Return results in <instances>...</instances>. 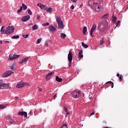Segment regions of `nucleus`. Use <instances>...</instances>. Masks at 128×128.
<instances>
[{
  "mask_svg": "<svg viewBox=\"0 0 128 128\" xmlns=\"http://www.w3.org/2000/svg\"><path fill=\"white\" fill-rule=\"evenodd\" d=\"M56 20L58 24V28L60 30H64V22L60 16H56Z\"/></svg>",
  "mask_w": 128,
  "mask_h": 128,
  "instance_id": "f257e3e1",
  "label": "nucleus"
},
{
  "mask_svg": "<svg viewBox=\"0 0 128 128\" xmlns=\"http://www.w3.org/2000/svg\"><path fill=\"white\" fill-rule=\"evenodd\" d=\"M106 18H108V14H105L102 18L101 20H101L98 23V28H102V26H104V24L106 22Z\"/></svg>",
  "mask_w": 128,
  "mask_h": 128,
  "instance_id": "f03ea898",
  "label": "nucleus"
},
{
  "mask_svg": "<svg viewBox=\"0 0 128 128\" xmlns=\"http://www.w3.org/2000/svg\"><path fill=\"white\" fill-rule=\"evenodd\" d=\"M14 26H9L4 30V34L10 36V34H12L14 32Z\"/></svg>",
  "mask_w": 128,
  "mask_h": 128,
  "instance_id": "7ed1b4c3",
  "label": "nucleus"
},
{
  "mask_svg": "<svg viewBox=\"0 0 128 128\" xmlns=\"http://www.w3.org/2000/svg\"><path fill=\"white\" fill-rule=\"evenodd\" d=\"M2 80H0V88L2 90H6V88H10L9 84H2Z\"/></svg>",
  "mask_w": 128,
  "mask_h": 128,
  "instance_id": "20e7f679",
  "label": "nucleus"
},
{
  "mask_svg": "<svg viewBox=\"0 0 128 128\" xmlns=\"http://www.w3.org/2000/svg\"><path fill=\"white\" fill-rule=\"evenodd\" d=\"M28 83L24 82H19L16 84L17 88H24L26 86H28Z\"/></svg>",
  "mask_w": 128,
  "mask_h": 128,
  "instance_id": "39448f33",
  "label": "nucleus"
},
{
  "mask_svg": "<svg viewBox=\"0 0 128 128\" xmlns=\"http://www.w3.org/2000/svg\"><path fill=\"white\" fill-rule=\"evenodd\" d=\"M80 92H73L71 94L72 96L74 98H80Z\"/></svg>",
  "mask_w": 128,
  "mask_h": 128,
  "instance_id": "423d86ee",
  "label": "nucleus"
},
{
  "mask_svg": "<svg viewBox=\"0 0 128 128\" xmlns=\"http://www.w3.org/2000/svg\"><path fill=\"white\" fill-rule=\"evenodd\" d=\"M72 56H74V54L72 52L70 51L68 54V60L70 62V64H72Z\"/></svg>",
  "mask_w": 128,
  "mask_h": 128,
  "instance_id": "0eeeda50",
  "label": "nucleus"
},
{
  "mask_svg": "<svg viewBox=\"0 0 128 128\" xmlns=\"http://www.w3.org/2000/svg\"><path fill=\"white\" fill-rule=\"evenodd\" d=\"M96 30V24H93L90 31V34L91 36H92V33L94 30Z\"/></svg>",
  "mask_w": 128,
  "mask_h": 128,
  "instance_id": "6e6552de",
  "label": "nucleus"
},
{
  "mask_svg": "<svg viewBox=\"0 0 128 128\" xmlns=\"http://www.w3.org/2000/svg\"><path fill=\"white\" fill-rule=\"evenodd\" d=\"M37 6H39L41 10H48V7L42 4H38Z\"/></svg>",
  "mask_w": 128,
  "mask_h": 128,
  "instance_id": "1a4fd4ad",
  "label": "nucleus"
},
{
  "mask_svg": "<svg viewBox=\"0 0 128 128\" xmlns=\"http://www.w3.org/2000/svg\"><path fill=\"white\" fill-rule=\"evenodd\" d=\"M20 56V55H16L14 54L12 56V55L9 56V60H16V58H18Z\"/></svg>",
  "mask_w": 128,
  "mask_h": 128,
  "instance_id": "9d476101",
  "label": "nucleus"
},
{
  "mask_svg": "<svg viewBox=\"0 0 128 128\" xmlns=\"http://www.w3.org/2000/svg\"><path fill=\"white\" fill-rule=\"evenodd\" d=\"M11 74H14V72L12 70H8L4 72L3 76L4 78H7V76H10Z\"/></svg>",
  "mask_w": 128,
  "mask_h": 128,
  "instance_id": "9b49d317",
  "label": "nucleus"
},
{
  "mask_svg": "<svg viewBox=\"0 0 128 128\" xmlns=\"http://www.w3.org/2000/svg\"><path fill=\"white\" fill-rule=\"evenodd\" d=\"M54 74V72H50V73H48L46 76V80H50V78H52V74Z\"/></svg>",
  "mask_w": 128,
  "mask_h": 128,
  "instance_id": "f8f14e48",
  "label": "nucleus"
},
{
  "mask_svg": "<svg viewBox=\"0 0 128 128\" xmlns=\"http://www.w3.org/2000/svg\"><path fill=\"white\" fill-rule=\"evenodd\" d=\"M30 18V15L26 16L22 18V22H28V20Z\"/></svg>",
  "mask_w": 128,
  "mask_h": 128,
  "instance_id": "ddd939ff",
  "label": "nucleus"
},
{
  "mask_svg": "<svg viewBox=\"0 0 128 128\" xmlns=\"http://www.w3.org/2000/svg\"><path fill=\"white\" fill-rule=\"evenodd\" d=\"M18 114L20 116H24V118H26V116H28V114L26 112H18Z\"/></svg>",
  "mask_w": 128,
  "mask_h": 128,
  "instance_id": "4468645a",
  "label": "nucleus"
},
{
  "mask_svg": "<svg viewBox=\"0 0 128 128\" xmlns=\"http://www.w3.org/2000/svg\"><path fill=\"white\" fill-rule=\"evenodd\" d=\"M56 28L53 26L50 25L49 26V30H50V32H56Z\"/></svg>",
  "mask_w": 128,
  "mask_h": 128,
  "instance_id": "2eb2a0df",
  "label": "nucleus"
},
{
  "mask_svg": "<svg viewBox=\"0 0 128 128\" xmlns=\"http://www.w3.org/2000/svg\"><path fill=\"white\" fill-rule=\"evenodd\" d=\"M30 57H26L22 59V60L20 62V64H24V62H26L28 61V58H30Z\"/></svg>",
  "mask_w": 128,
  "mask_h": 128,
  "instance_id": "dca6fc26",
  "label": "nucleus"
},
{
  "mask_svg": "<svg viewBox=\"0 0 128 128\" xmlns=\"http://www.w3.org/2000/svg\"><path fill=\"white\" fill-rule=\"evenodd\" d=\"M78 58H84V55H82V50H81L78 52Z\"/></svg>",
  "mask_w": 128,
  "mask_h": 128,
  "instance_id": "f3484780",
  "label": "nucleus"
},
{
  "mask_svg": "<svg viewBox=\"0 0 128 128\" xmlns=\"http://www.w3.org/2000/svg\"><path fill=\"white\" fill-rule=\"evenodd\" d=\"M38 28V24H35L32 27V30H36Z\"/></svg>",
  "mask_w": 128,
  "mask_h": 128,
  "instance_id": "a211bd4d",
  "label": "nucleus"
},
{
  "mask_svg": "<svg viewBox=\"0 0 128 128\" xmlns=\"http://www.w3.org/2000/svg\"><path fill=\"white\" fill-rule=\"evenodd\" d=\"M6 28V27H4V26H2V28H1V29H0V33L2 34H4V28Z\"/></svg>",
  "mask_w": 128,
  "mask_h": 128,
  "instance_id": "6ab92c4d",
  "label": "nucleus"
},
{
  "mask_svg": "<svg viewBox=\"0 0 128 128\" xmlns=\"http://www.w3.org/2000/svg\"><path fill=\"white\" fill-rule=\"evenodd\" d=\"M56 82H62V78H60V77L58 76H56Z\"/></svg>",
  "mask_w": 128,
  "mask_h": 128,
  "instance_id": "aec40b11",
  "label": "nucleus"
},
{
  "mask_svg": "<svg viewBox=\"0 0 128 128\" xmlns=\"http://www.w3.org/2000/svg\"><path fill=\"white\" fill-rule=\"evenodd\" d=\"M6 108V104H0V110H4Z\"/></svg>",
  "mask_w": 128,
  "mask_h": 128,
  "instance_id": "412c9836",
  "label": "nucleus"
},
{
  "mask_svg": "<svg viewBox=\"0 0 128 128\" xmlns=\"http://www.w3.org/2000/svg\"><path fill=\"white\" fill-rule=\"evenodd\" d=\"M112 21L114 22V24L116 22V17L115 16H112Z\"/></svg>",
  "mask_w": 128,
  "mask_h": 128,
  "instance_id": "4be33fe9",
  "label": "nucleus"
},
{
  "mask_svg": "<svg viewBox=\"0 0 128 128\" xmlns=\"http://www.w3.org/2000/svg\"><path fill=\"white\" fill-rule=\"evenodd\" d=\"M87 30H87L86 26H84L82 30L83 34H85Z\"/></svg>",
  "mask_w": 128,
  "mask_h": 128,
  "instance_id": "5701e85b",
  "label": "nucleus"
},
{
  "mask_svg": "<svg viewBox=\"0 0 128 128\" xmlns=\"http://www.w3.org/2000/svg\"><path fill=\"white\" fill-rule=\"evenodd\" d=\"M82 46L84 48H88V44H85L84 42H82Z\"/></svg>",
  "mask_w": 128,
  "mask_h": 128,
  "instance_id": "b1692460",
  "label": "nucleus"
},
{
  "mask_svg": "<svg viewBox=\"0 0 128 128\" xmlns=\"http://www.w3.org/2000/svg\"><path fill=\"white\" fill-rule=\"evenodd\" d=\"M22 8L24 10H26L28 8V6H26V4H22Z\"/></svg>",
  "mask_w": 128,
  "mask_h": 128,
  "instance_id": "393cba45",
  "label": "nucleus"
},
{
  "mask_svg": "<svg viewBox=\"0 0 128 128\" xmlns=\"http://www.w3.org/2000/svg\"><path fill=\"white\" fill-rule=\"evenodd\" d=\"M46 12H52V8H49L47 9Z\"/></svg>",
  "mask_w": 128,
  "mask_h": 128,
  "instance_id": "a878e982",
  "label": "nucleus"
},
{
  "mask_svg": "<svg viewBox=\"0 0 128 128\" xmlns=\"http://www.w3.org/2000/svg\"><path fill=\"white\" fill-rule=\"evenodd\" d=\"M8 121L11 124H12L14 122V120L10 118L8 119Z\"/></svg>",
  "mask_w": 128,
  "mask_h": 128,
  "instance_id": "bb28decb",
  "label": "nucleus"
},
{
  "mask_svg": "<svg viewBox=\"0 0 128 128\" xmlns=\"http://www.w3.org/2000/svg\"><path fill=\"white\" fill-rule=\"evenodd\" d=\"M100 40V44H104V38H102Z\"/></svg>",
  "mask_w": 128,
  "mask_h": 128,
  "instance_id": "cd10ccee",
  "label": "nucleus"
},
{
  "mask_svg": "<svg viewBox=\"0 0 128 128\" xmlns=\"http://www.w3.org/2000/svg\"><path fill=\"white\" fill-rule=\"evenodd\" d=\"M61 38H64L66 36V35L64 33L61 34Z\"/></svg>",
  "mask_w": 128,
  "mask_h": 128,
  "instance_id": "c85d7f7f",
  "label": "nucleus"
},
{
  "mask_svg": "<svg viewBox=\"0 0 128 128\" xmlns=\"http://www.w3.org/2000/svg\"><path fill=\"white\" fill-rule=\"evenodd\" d=\"M120 20H118L116 22V26L114 28V30H116V28L117 26H118V24H120Z\"/></svg>",
  "mask_w": 128,
  "mask_h": 128,
  "instance_id": "c756f323",
  "label": "nucleus"
},
{
  "mask_svg": "<svg viewBox=\"0 0 128 128\" xmlns=\"http://www.w3.org/2000/svg\"><path fill=\"white\" fill-rule=\"evenodd\" d=\"M28 14H30V16H32V12L30 9L28 10Z\"/></svg>",
  "mask_w": 128,
  "mask_h": 128,
  "instance_id": "7c9ffc66",
  "label": "nucleus"
},
{
  "mask_svg": "<svg viewBox=\"0 0 128 128\" xmlns=\"http://www.w3.org/2000/svg\"><path fill=\"white\" fill-rule=\"evenodd\" d=\"M49 25H50V23L48 22L42 24V26H49Z\"/></svg>",
  "mask_w": 128,
  "mask_h": 128,
  "instance_id": "2f4dec72",
  "label": "nucleus"
},
{
  "mask_svg": "<svg viewBox=\"0 0 128 128\" xmlns=\"http://www.w3.org/2000/svg\"><path fill=\"white\" fill-rule=\"evenodd\" d=\"M12 38H20L19 36H12Z\"/></svg>",
  "mask_w": 128,
  "mask_h": 128,
  "instance_id": "473e14b6",
  "label": "nucleus"
},
{
  "mask_svg": "<svg viewBox=\"0 0 128 128\" xmlns=\"http://www.w3.org/2000/svg\"><path fill=\"white\" fill-rule=\"evenodd\" d=\"M22 10V6H20V9L18 10V12H21Z\"/></svg>",
  "mask_w": 128,
  "mask_h": 128,
  "instance_id": "72a5a7b5",
  "label": "nucleus"
},
{
  "mask_svg": "<svg viewBox=\"0 0 128 128\" xmlns=\"http://www.w3.org/2000/svg\"><path fill=\"white\" fill-rule=\"evenodd\" d=\"M23 38H28V34H23Z\"/></svg>",
  "mask_w": 128,
  "mask_h": 128,
  "instance_id": "f704fd0d",
  "label": "nucleus"
},
{
  "mask_svg": "<svg viewBox=\"0 0 128 128\" xmlns=\"http://www.w3.org/2000/svg\"><path fill=\"white\" fill-rule=\"evenodd\" d=\"M42 42V38H38L37 40V44H38Z\"/></svg>",
  "mask_w": 128,
  "mask_h": 128,
  "instance_id": "c9c22d12",
  "label": "nucleus"
},
{
  "mask_svg": "<svg viewBox=\"0 0 128 128\" xmlns=\"http://www.w3.org/2000/svg\"><path fill=\"white\" fill-rule=\"evenodd\" d=\"M60 128H68V125L67 124H64Z\"/></svg>",
  "mask_w": 128,
  "mask_h": 128,
  "instance_id": "e433bc0d",
  "label": "nucleus"
},
{
  "mask_svg": "<svg viewBox=\"0 0 128 128\" xmlns=\"http://www.w3.org/2000/svg\"><path fill=\"white\" fill-rule=\"evenodd\" d=\"M71 2L76 4V2H78V0H71Z\"/></svg>",
  "mask_w": 128,
  "mask_h": 128,
  "instance_id": "4c0bfd02",
  "label": "nucleus"
},
{
  "mask_svg": "<svg viewBox=\"0 0 128 128\" xmlns=\"http://www.w3.org/2000/svg\"><path fill=\"white\" fill-rule=\"evenodd\" d=\"M40 20V16H37V20Z\"/></svg>",
  "mask_w": 128,
  "mask_h": 128,
  "instance_id": "58836bf2",
  "label": "nucleus"
},
{
  "mask_svg": "<svg viewBox=\"0 0 128 128\" xmlns=\"http://www.w3.org/2000/svg\"><path fill=\"white\" fill-rule=\"evenodd\" d=\"M70 8H71V10H74V5H72L70 7Z\"/></svg>",
  "mask_w": 128,
  "mask_h": 128,
  "instance_id": "ea45409f",
  "label": "nucleus"
},
{
  "mask_svg": "<svg viewBox=\"0 0 128 128\" xmlns=\"http://www.w3.org/2000/svg\"><path fill=\"white\" fill-rule=\"evenodd\" d=\"M91 0H94H94H88V4H90V2Z\"/></svg>",
  "mask_w": 128,
  "mask_h": 128,
  "instance_id": "a19ab883",
  "label": "nucleus"
},
{
  "mask_svg": "<svg viewBox=\"0 0 128 128\" xmlns=\"http://www.w3.org/2000/svg\"><path fill=\"white\" fill-rule=\"evenodd\" d=\"M4 44H10V41H4Z\"/></svg>",
  "mask_w": 128,
  "mask_h": 128,
  "instance_id": "79ce46f5",
  "label": "nucleus"
},
{
  "mask_svg": "<svg viewBox=\"0 0 128 128\" xmlns=\"http://www.w3.org/2000/svg\"><path fill=\"white\" fill-rule=\"evenodd\" d=\"M94 112H92L90 114V116H94Z\"/></svg>",
  "mask_w": 128,
  "mask_h": 128,
  "instance_id": "37998d69",
  "label": "nucleus"
},
{
  "mask_svg": "<svg viewBox=\"0 0 128 128\" xmlns=\"http://www.w3.org/2000/svg\"><path fill=\"white\" fill-rule=\"evenodd\" d=\"M38 90V92H42V88H39Z\"/></svg>",
  "mask_w": 128,
  "mask_h": 128,
  "instance_id": "c03bdc74",
  "label": "nucleus"
},
{
  "mask_svg": "<svg viewBox=\"0 0 128 128\" xmlns=\"http://www.w3.org/2000/svg\"><path fill=\"white\" fill-rule=\"evenodd\" d=\"M118 78L119 80H122V75H120V76Z\"/></svg>",
  "mask_w": 128,
  "mask_h": 128,
  "instance_id": "a18cd8bd",
  "label": "nucleus"
},
{
  "mask_svg": "<svg viewBox=\"0 0 128 128\" xmlns=\"http://www.w3.org/2000/svg\"><path fill=\"white\" fill-rule=\"evenodd\" d=\"M64 110H65L66 112H68V108H64Z\"/></svg>",
  "mask_w": 128,
  "mask_h": 128,
  "instance_id": "49530a36",
  "label": "nucleus"
},
{
  "mask_svg": "<svg viewBox=\"0 0 128 128\" xmlns=\"http://www.w3.org/2000/svg\"><path fill=\"white\" fill-rule=\"evenodd\" d=\"M92 4H98V3H96L94 2H93Z\"/></svg>",
  "mask_w": 128,
  "mask_h": 128,
  "instance_id": "de8ad7c7",
  "label": "nucleus"
},
{
  "mask_svg": "<svg viewBox=\"0 0 128 128\" xmlns=\"http://www.w3.org/2000/svg\"><path fill=\"white\" fill-rule=\"evenodd\" d=\"M116 76H118V78L120 76V74H117Z\"/></svg>",
  "mask_w": 128,
  "mask_h": 128,
  "instance_id": "09e8293b",
  "label": "nucleus"
},
{
  "mask_svg": "<svg viewBox=\"0 0 128 128\" xmlns=\"http://www.w3.org/2000/svg\"><path fill=\"white\" fill-rule=\"evenodd\" d=\"M111 82L112 83V88H114V82Z\"/></svg>",
  "mask_w": 128,
  "mask_h": 128,
  "instance_id": "8fccbe9b",
  "label": "nucleus"
},
{
  "mask_svg": "<svg viewBox=\"0 0 128 128\" xmlns=\"http://www.w3.org/2000/svg\"><path fill=\"white\" fill-rule=\"evenodd\" d=\"M2 44V40H0V44Z\"/></svg>",
  "mask_w": 128,
  "mask_h": 128,
  "instance_id": "3c124183",
  "label": "nucleus"
},
{
  "mask_svg": "<svg viewBox=\"0 0 128 128\" xmlns=\"http://www.w3.org/2000/svg\"><path fill=\"white\" fill-rule=\"evenodd\" d=\"M6 118L8 119V120L9 118H10V116H6Z\"/></svg>",
  "mask_w": 128,
  "mask_h": 128,
  "instance_id": "603ef678",
  "label": "nucleus"
},
{
  "mask_svg": "<svg viewBox=\"0 0 128 128\" xmlns=\"http://www.w3.org/2000/svg\"><path fill=\"white\" fill-rule=\"evenodd\" d=\"M68 114H70V112H67V113H66V115L68 116Z\"/></svg>",
  "mask_w": 128,
  "mask_h": 128,
  "instance_id": "864d4df0",
  "label": "nucleus"
},
{
  "mask_svg": "<svg viewBox=\"0 0 128 128\" xmlns=\"http://www.w3.org/2000/svg\"><path fill=\"white\" fill-rule=\"evenodd\" d=\"M46 44V46H48V42H46V44Z\"/></svg>",
  "mask_w": 128,
  "mask_h": 128,
  "instance_id": "5fc2aeb1",
  "label": "nucleus"
},
{
  "mask_svg": "<svg viewBox=\"0 0 128 128\" xmlns=\"http://www.w3.org/2000/svg\"><path fill=\"white\" fill-rule=\"evenodd\" d=\"M30 116H32V113L30 112L28 114V115H30Z\"/></svg>",
  "mask_w": 128,
  "mask_h": 128,
  "instance_id": "6e6d98bb",
  "label": "nucleus"
},
{
  "mask_svg": "<svg viewBox=\"0 0 128 128\" xmlns=\"http://www.w3.org/2000/svg\"><path fill=\"white\" fill-rule=\"evenodd\" d=\"M11 70H14V67H12Z\"/></svg>",
  "mask_w": 128,
  "mask_h": 128,
  "instance_id": "4d7b16f0",
  "label": "nucleus"
},
{
  "mask_svg": "<svg viewBox=\"0 0 128 128\" xmlns=\"http://www.w3.org/2000/svg\"><path fill=\"white\" fill-rule=\"evenodd\" d=\"M98 9V8H100V6H98V8H97Z\"/></svg>",
  "mask_w": 128,
  "mask_h": 128,
  "instance_id": "13d9d810",
  "label": "nucleus"
},
{
  "mask_svg": "<svg viewBox=\"0 0 128 128\" xmlns=\"http://www.w3.org/2000/svg\"><path fill=\"white\" fill-rule=\"evenodd\" d=\"M56 94H55L54 96V98H56Z\"/></svg>",
  "mask_w": 128,
  "mask_h": 128,
  "instance_id": "bf43d9fd",
  "label": "nucleus"
},
{
  "mask_svg": "<svg viewBox=\"0 0 128 128\" xmlns=\"http://www.w3.org/2000/svg\"><path fill=\"white\" fill-rule=\"evenodd\" d=\"M32 24H30V26H32Z\"/></svg>",
  "mask_w": 128,
  "mask_h": 128,
  "instance_id": "052dcab7",
  "label": "nucleus"
},
{
  "mask_svg": "<svg viewBox=\"0 0 128 128\" xmlns=\"http://www.w3.org/2000/svg\"><path fill=\"white\" fill-rule=\"evenodd\" d=\"M16 98H18V97H16Z\"/></svg>",
  "mask_w": 128,
  "mask_h": 128,
  "instance_id": "680f3d73",
  "label": "nucleus"
},
{
  "mask_svg": "<svg viewBox=\"0 0 128 128\" xmlns=\"http://www.w3.org/2000/svg\"><path fill=\"white\" fill-rule=\"evenodd\" d=\"M106 128H108V127H106Z\"/></svg>",
  "mask_w": 128,
  "mask_h": 128,
  "instance_id": "e2e57ef3",
  "label": "nucleus"
}]
</instances>
